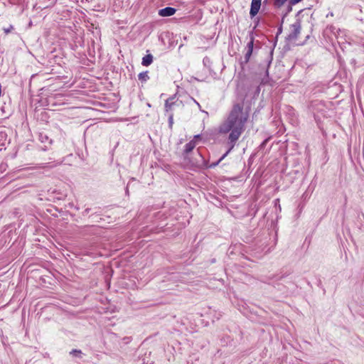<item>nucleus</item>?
Returning a JSON list of instances; mask_svg holds the SVG:
<instances>
[{
  "label": "nucleus",
  "mask_w": 364,
  "mask_h": 364,
  "mask_svg": "<svg viewBox=\"0 0 364 364\" xmlns=\"http://www.w3.org/2000/svg\"><path fill=\"white\" fill-rule=\"evenodd\" d=\"M248 117V112L243 109L241 103L235 104L220 125L218 131L221 134L230 133L229 141L235 143L243 132Z\"/></svg>",
  "instance_id": "f257e3e1"
},
{
  "label": "nucleus",
  "mask_w": 364,
  "mask_h": 364,
  "mask_svg": "<svg viewBox=\"0 0 364 364\" xmlns=\"http://www.w3.org/2000/svg\"><path fill=\"white\" fill-rule=\"evenodd\" d=\"M301 24L300 22L296 21L290 26V32L288 35V39L296 40L298 35L300 33Z\"/></svg>",
  "instance_id": "f03ea898"
},
{
  "label": "nucleus",
  "mask_w": 364,
  "mask_h": 364,
  "mask_svg": "<svg viewBox=\"0 0 364 364\" xmlns=\"http://www.w3.org/2000/svg\"><path fill=\"white\" fill-rule=\"evenodd\" d=\"M262 0H252L250 14L252 17L256 16L261 6Z\"/></svg>",
  "instance_id": "7ed1b4c3"
},
{
  "label": "nucleus",
  "mask_w": 364,
  "mask_h": 364,
  "mask_svg": "<svg viewBox=\"0 0 364 364\" xmlns=\"http://www.w3.org/2000/svg\"><path fill=\"white\" fill-rule=\"evenodd\" d=\"M176 13V9L172 7H166L164 9H160L159 11V14L161 16H171Z\"/></svg>",
  "instance_id": "20e7f679"
},
{
  "label": "nucleus",
  "mask_w": 364,
  "mask_h": 364,
  "mask_svg": "<svg viewBox=\"0 0 364 364\" xmlns=\"http://www.w3.org/2000/svg\"><path fill=\"white\" fill-rule=\"evenodd\" d=\"M175 100V97H170L169 99H168L166 101V103H165V109L166 112H169L171 110L173 109V107L175 106V105H178L177 103H176V101L174 100Z\"/></svg>",
  "instance_id": "39448f33"
},
{
  "label": "nucleus",
  "mask_w": 364,
  "mask_h": 364,
  "mask_svg": "<svg viewBox=\"0 0 364 364\" xmlns=\"http://www.w3.org/2000/svg\"><path fill=\"white\" fill-rule=\"evenodd\" d=\"M152 61H153L152 55L148 54V55H146L144 57H143L141 64L144 66H149V65L151 64Z\"/></svg>",
  "instance_id": "423d86ee"
},
{
  "label": "nucleus",
  "mask_w": 364,
  "mask_h": 364,
  "mask_svg": "<svg viewBox=\"0 0 364 364\" xmlns=\"http://www.w3.org/2000/svg\"><path fill=\"white\" fill-rule=\"evenodd\" d=\"M196 146V141L195 140H191L190 142L186 144L185 146V152L186 154L191 152Z\"/></svg>",
  "instance_id": "0eeeda50"
},
{
  "label": "nucleus",
  "mask_w": 364,
  "mask_h": 364,
  "mask_svg": "<svg viewBox=\"0 0 364 364\" xmlns=\"http://www.w3.org/2000/svg\"><path fill=\"white\" fill-rule=\"evenodd\" d=\"M70 354L77 358L82 357V351L80 350L74 349L70 352Z\"/></svg>",
  "instance_id": "6e6552de"
},
{
  "label": "nucleus",
  "mask_w": 364,
  "mask_h": 364,
  "mask_svg": "<svg viewBox=\"0 0 364 364\" xmlns=\"http://www.w3.org/2000/svg\"><path fill=\"white\" fill-rule=\"evenodd\" d=\"M138 77H139V80H140L141 81H146L149 79L147 72H143V73H139Z\"/></svg>",
  "instance_id": "1a4fd4ad"
},
{
  "label": "nucleus",
  "mask_w": 364,
  "mask_h": 364,
  "mask_svg": "<svg viewBox=\"0 0 364 364\" xmlns=\"http://www.w3.org/2000/svg\"><path fill=\"white\" fill-rule=\"evenodd\" d=\"M286 1H287V0H276L275 4L277 6H280L283 5Z\"/></svg>",
  "instance_id": "9d476101"
},
{
  "label": "nucleus",
  "mask_w": 364,
  "mask_h": 364,
  "mask_svg": "<svg viewBox=\"0 0 364 364\" xmlns=\"http://www.w3.org/2000/svg\"><path fill=\"white\" fill-rule=\"evenodd\" d=\"M247 47H248L249 50H252V49H253V38H251V41L248 43Z\"/></svg>",
  "instance_id": "9b49d317"
},
{
  "label": "nucleus",
  "mask_w": 364,
  "mask_h": 364,
  "mask_svg": "<svg viewBox=\"0 0 364 364\" xmlns=\"http://www.w3.org/2000/svg\"><path fill=\"white\" fill-rule=\"evenodd\" d=\"M252 53V50L248 49V50H247V53L245 55V58H246L247 60L249 59V58L250 57Z\"/></svg>",
  "instance_id": "f8f14e48"
},
{
  "label": "nucleus",
  "mask_w": 364,
  "mask_h": 364,
  "mask_svg": "<svg viewBox=\"0 0 364 364\" xmlns=\"http://www.w3.org/2000/svg\"><path fill=\"white\" fill-rule=\"evenodd\" d=\"M168 121H169L170 126H171L173 124V114H170V116L168 117Z\"/></svg>",
  "instance_id": "ddd939ff"
},
{
  "label": "nucleus",
  "mask_w": 364,
  "mask_h": 364,
  "mask_svg": "<svg viewBox=\"0 0 364 364\" xmlns=\"http://www.w3.org/2000/svg\"><path fill=\"white\" fill-rule=\"evenodd\" d=\"M200 139V135L199 134H197V135H195L194 137H193V140H195L196 142L198 140H199Z\"/></svg>",
  "instance_id": "4468645a"
},
{
  "label": "nucleus",
  "mask_w": 364,
  "mask_h": 364,
  "mask_svg": "<svg viewBox=\"0 0 364 364\" xmlns=\"http://www.w3.org/2000/svg\"><path fill=\"white\" fill-rule=\"evenodd\" d=\"M12 28H13V27H12V26H10V28H4V32H5L6 33H9V32L11 31V30Z\"/></svg>",
  "instance_id": "2eb2a0df"
},
{
  "label": "nucleus",
  "mask_w": 364,
  "mask_h": 364,
  "mask_svg": "<svg viewBox=\"0 0 364 364\" xmlns=\"http://www.w3.org/2000/svg\"><path fill=\"white\" fill-rule=\"evenodd\" d=\"M301 1V0H291V3L293 4H295L299 3Z\"/></svg>",
  "instance_id": "dca6fc26"
},
{
  "label": "nucleus",
  "mask_w": 364,
  "mask_h": 364,
  "mask_svg": "<svg viewBox=\"0 0 364 364\" xmlns=\"http://www.w3.org/2000/svg\"><path fill=\"white\" fill-rule=\"evenodd\" d=\"M0 138L1 139L6 138V134L4 133H0Z\"/></svg>",
  "instance_id": "f3484780"
},
{
  "label": "nucleus",
  "mask_w": 364,
  "mask_h": 364,
  "mask_svg": "<svg viewBox=\"0 0 364 364\" xmlns=\"http://www.w3.org/2000/svg\"><path fill=\"white\" fill-rule=\"evenodd\" d=\"M229 151H230V150H229V151H227V152H226V153H225V154L221 157V159H220V161H221L222 159H224V158L228 155V154L229 153Z\"/></svg>",
  "instance_id": "a211bd4d"
}]
</instances>
